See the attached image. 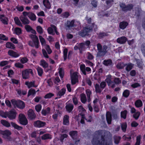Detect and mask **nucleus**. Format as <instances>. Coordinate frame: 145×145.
Returning <instances> with one entry per match:
<instances>
[{"mask_svg": "<svg viewBox=\"0 0 145 145\" xmlns=\"http://www.w3.org/2000/svg\"><path fill=\"white\" fill-rule=\"evenodd\" d=\"M105 131L100 130L95 132L94 137L91 141L93 145H111L112 141L109 140H104V134Z\"/></svg>", "mask_w": 145, "mask_h": 145, "instance_id": "nucleus-1", "label": "nucleus"}, {"mask_svg": "<svg viewBox=\"0 0 145 145\" xmlns=\"http://www.w3.org/2000/svg\"><path fill=\"white\" fill-rule=\"evenodd\" d=\"M39 37L41 44L43 46H45L46 44L45 39L41 36H39Z\"/></svg>", "mask_w": 145, "mask_h": 145, "instance_id": "nucleus-42", "label": "nucleus"}, {"mask_svg": "<svg viewBox=\"0 0 145 145\" xmlns=\"http://www.w3.org/2000/svg\"><path fill=\"white\" fill-rule=\"evenodd\" d=\"M8 54L10 56L15 57H18L20 55L19 53L14 52L12 50H9L8 52Z\"/></svg>", "mask_w": 145, "mask_h": 145, "instance_id": "nucleus-13", "label": "nucleus"}, {"mask_svg": "<svg viewBox=\"0 0 145 145\" xmlns=\"http://www.w3.org/2000/svg\"><path fill=\"white\" fill-rule=\"evenodd\" d=\"M79 24L80 23L79 22H75L74 20H73L71 21H67L65 24L67 29H69L70 27L76 26Z\"/></svg>", "mask_w": 145, "mask_h": 145, "instance_id": "nucleus-7", "label": "nucleus"}, {"mask_svg": "<svg viewBox=\"0 0 145 145\" xmlns=\"http://www.w3.org/2000/svg\"><path fill=\"white\" fill-rule=\"evenodd\" d=\"M63 124L64 125H68L69 124V116L68 115H65L63 118Z\"/></svg>", "mask_w": 145, "mask_h": 145, "instance_id": "nucleus-21", "label": "nucleus"}, {"mask_svg": "<svg viewBox=\"0 0 145 145\" xmlns=\"http://www.w3.org/2000/svg\"><path fill=\"white\" fill-rule=\"evenodd\" d=\"M65 89L64 88H63L57 93V95L58 97L56 98V99H57V98H60L61 96L65 94Z\"/></svg>", "mask_w": 145, "mask_h": 145, "instance_id": "nucleus-19", "label": "nucleus"}, {"mask_svg": "<svg viewBox=\"0 0 145 145\" xmlns=\"http://www.w3.org/2000/svg\"><path fill=\"white\" fill-rule=\"evenodd\" d=\"M79 46V49L80 53L82 52V51L84 50L86 48L84 43H81L78 44Z\"/></svg>", "mask_w": 145, "mask_h": 145, "instance_id": "nucleus-26", "label": "nucleus"}, {"mask_svg": "<svg viewBox=\"0 0 145 145\" xmlns=\"http://www.w3.org/2000/svg\"><path fill=\"white\" fill-rule=\"evenodd\" d=\"M28 115L29 117L31 119H34L36 117V116L34 111L31 110H30L28 111Z\"/></svg>", "mask_w": 145, "mask_h": 145, "instance_id": "nucleus-18", "label": "nucleus"}, {"mask_svg": "<svg viewBox=\"0 0 145 145\" xmlns=\"http://www.w3.org/2000/svg\"><path fill=\"white\" fill-rule=\"evenodd\" d=\"M141 49L143 53L145 56V43H143L142 44Z\"/></svg>", "mask_w": 145, "mask_h": 145, "instance_id": "nucleus-64", "label": "nucleus"}, {"mask_svg": "<svg viewBox=\"0 0 145 145\" xmlns=\"http://www.w3.org/2000/svg\"><path fill=\"white\" fill-rule=\"evenodd\" d=\"M125 66V64L123 63H119L117 65V68L119 69H122Z\"/></svg>", "mask_w": 145, "mask_h": 145, "instance_id": "nucleus-47", "label": "nucleus"}, {"mask_svg": "<svg viewBox=\"0 0 145 145\" xmlns=\"http://www.w3.org/2000/svg\"><path fill=\"white\" fill-rule=\"evenodd\" d=\"M78 81L77 72H74L71 76V82L72 85L74 84Z\"/></svg>", "mask_w": 145, "mask_h": 145, "instance_id": "nucleus-11", "label": "nucleus"}, {"mask_svg": "<svg viewBox=\"0 0 145 145\" xmlns=\"http://www.w3.org/2000/svg\"><path fill=\"white\" fill-rule=\"evenodd\" d=\"M40 64L44 68H47L48 66V63L44 60H41L40 61Z\"/></svg>", "mask_w": 145, "mask_h": 145, "instance_id": "nucleus-32", "label": "nucleus"}, {"mask_svg": "<svg viewBox=\"0 0 145 145\" xmlns=\"http://www.w3.org/2000/svg\"><path fill=\"white\" fill-rule=\"evenodd\" d=\"M33 125L35 127L40 128L45 125L46 123L40 120H37L34 122Z\"/></svg>", "mask_w": 145, "mask_h": 145, "instance_id": "nucleus-10", "label": "nucleus"}, {"mask_svg": "<svg viewBox=\"0 0 145 145\" xmlns=\"http://www.w3.org/2000/svg\"><path fill=\"white\" fill-rule=\"evenodd\" d=\"M11 125L12 127L17 129L21 130L22 129V127L19 126L17 124H16L15 123L12 122H11Z\"/></svg>", "mask_w": 145, "mask_h": 145, "instance_id": "nucleus-37", "label": "nucleus"}, {"mask_svg": "<svg viewBox=\"0 0 145 145\" xmlns=\"http://www.w3.org/2000/svg\"><path fill=\"white\" fill-rule=\"evenodd\" d=\"M68 135L65 134H63L61 135V136L60 140L62 142H63V140H64V138H66L67 137Z\"/></svg>", "mask_w": 145, "mask_h": 145, "instance_id": "nucleus-56", "label": "nucleus"}, {"mask_svg": "<svg viewBox=\"0 0 145 145\" xmlns=\"http://www.w3.org/2000/svg\"><path fill=\"white\" fill-rule=\"evenodd\" d=\"M1 123L3 125L7 127L10 126V124L7 121L5 120H2L1 121Z\"/></svg>", "mask_w": 145, "mask_h": 145, "instance_id": "nucleus-35", "label": "nucleus"}, {"mask_svg": "<svg viewBox=\"0 0 145 145\" xmlns=\"http://www.w3.org/2000/svg\"><path fill=\"white\" fill-rule=\"evenodd\" d=\"M37 31L40 34H42L43 33V29L42 27L39 26H38L37 27Z\"/></svg>", "mask_w": 145, "mask_h": 145, "instance_id": "nucleus-57", "label": "nucleus"}, {"mask_svg": "<svg viewBox=\"0 0 145 145\" xmlns=\"http://www.w3.org/2000/svg\"><path fill=\"white\" fill-rule=\"evenodd\" d=\"M135 105L136 107H140L142 106L143 103L142 101L140 100L139 99L135 101Z\"/></svg>", "mask_w": 145, "mask_h": 145, "instance_id": "nucleus-23", "label": "nucleus"}, {"mask_svg": "<svg viewBox=\"0 0 145 145\" xmlns=\"http://www.w3.org/2000/svg\"><path fill=\"white\" fill-rule=\"evenodd\" d=\"M22 73L23 78L26 79L29 78V74H32V70L31 69H27L24 71H23Z\"/></svg>", "mask_w": 145, "mask_h": 145, "instance_id": "nucleus-9", "label": "nucleus"}, {"mask_svg": "<svg viewBox=\"0 0 145 145\" xmlns=\"http://www.w3.org/2000/svg\"><path fill=\"white\" fill-rule=\"evenodd\" d=\"M28 17L29 18H36V16L35 14L31 12H29L28 14Z\"/></svg>", "mask_w": 145, "mask_h": 145, "instance_id": "nucleus-61", "label": "nucleus"}, {"mask_svg": "<svg viewBox=\"0 0 145 145\" xmlns=\"http://www.w3.org/2000/svg\"><path fill=\"white\" fill-rule=\"evenodd\" d=\"M127 114V111L126 110H124L123 112H121V117L123 118L124 119H126Z\"/></svg>", "mask_w": 145, "mask_h": 145, "instance_id": "nucleus-46", "label": "nucleus"}, {"mask_svg": "<svg viewBox=\"0 0 145 145\" xmlns=\"http://www.w3.org/2000/svg\"><path fill=\"white\" fill-rule=\"evenodd\" d=\"M11 103L14 107H18L20 109H23L25 107V104L23 101L19 100L16 101L14 99L11 100Z\"/></svg>", "mask_w": 145, "mask_h": 145, "instance_id": "nucleus-4", "label": "nucleus"}, {"mask_svg": "<svg viewBox=\"0 0 145 145\" xmlns=\"http://www.w3.org/2000/svg\"><path fill=\"white\" fill-rule=\"evenodd\" d=\"M8 118L10 119H12L15 118L16 113L14 110H12L8 112Z\"/></svg>", "mask_w": 145, "mask_h": 145, "instance_id": "nucleus-14", "label": "nucleus"}, {"mask_svg": "<svg viewBox=\"0 0 145 145\" xmlns=\"http://www.w3.org/2000/svg\"><path fill=\"white\" fill-rule=\"evenodd\" d=\"M50 110L49 107H47L46 109H43L42 110V113L43 115L45 116L50 113Z\"/></svg>", "mask_w": 145, "mask_h": 145, "instance_id": "nucleus-27", "label": "nucleus"}, {"mask_svg": "<svg viewBox=\"0 0 145 145\" xmlns=\"http://www.w3.org/2000/svg\"><path fill=\"white\" fill-rule=\"evenodd\" d=\"M126 67L125 69L128 71H129L133 67L134 65L132 63H130L128 64H125Z\"/></svg>", "mask_w": 145, "mask_h": 145, "instance_id": "nucleus-29", "label": "nucleus"}, {"mask_svg": "<svg viewBox=\"0 0 145 145\" xmlns=\"http://www.w3.org/2000/svg\"><path fill=\"white\" fill-rule=\"evenodd\" d=\"M1 134L3 135V137L5 138L9 139V136L11 135V133L9 131L5 130L2 131Z\"/></svg>", "mask_w": 145, "mask_h": 145, "instance_id": "nucleus-15", "label": "nucleus"}, {"mask_svg": "<svg viewBox=\"0 0 145 145\" xmlns=\"http://www.w3.org/2000/svg\"><path fill=\"white\" fill-rule=\"evenodd\" d=\"M136 61L137 66L140 69L142 70L144 66L142 63V62L141 60L139 59H137L136 60Z\"/></svg>", "mask_w": 145, "mask_h": 145, "instance_id": "nucleus-22", "label": "nucleus"}, {"mask_svg": "<svg viewBox=\"0 0 145 145\" xmlns=\"http://www.w3.org/2000/svg\"><path fill=\"white\" fill-rule=\"evenodd\" d=\"M6 46L7 48L10 49H14L15 48L14 45L11 42H7L6 44Z\"/></svg>", "mask_w": 145, "mask_h": 145, "instance_id": "nucleus-31", "label": "nucleus"}, {"mask_svg": "<svg viewBox=\"0 0 145 145\" xmlns=\"http://www.w3.org/2000/svg\"><path fill=\"white\" fill-rule=\"evenodd\" d=\"M95 91L97 93H101V90L99 87V85L98 84H96L95 86Z\"/></svg>", "mask_w": 145, "mask_h": 145, "instance_id": "nucleus-45", "label": "nucleus"}, {"mask_svg": "<svg viewBox=\"0 0 145 145\" xmlns=\"http://www.w3.org/2000/svg\"><path fill=\"white\" fill-rule=\"evenodd\" d=\"M43 3L44 6L48 9H50V4L48 0H44Z\"/></svg>", "mask_w": 145, "mask_h": 145, "instance_id": "nucleus-28", "label": "nucleus"}, {"mask_svg": "<svg viewBox=\"0 0 145 145\" xmlns=\"http://www.w3.org/2000/svg\"><path fill=\"white\" fill-rule=\"evenodd\" d=\"M51 138V136L48 134H45L42 136V140L50 139Z\"/></svg>", "mask_w": 145, "mask_h": 145, "instance_id": "nucleus-33", "label": "nucleus"}, {"mask_svg": "<svg viewBox=\"0 0 145 145\" xmlns=\"http://www.w3.org/2000/svg\"><path fill=\"white\" fill-rule=\"evenodd\" d=\"M122 130L123 132H125L126 131L127 125L126 123H123L121 124Z\"/></svg>", "mask_w": 145, "mask_h": 145, "instance_id": "nucleus-49", "label": "nucleus"}, {"mask_svg": "<svg viewBox=\"0 0 145 145\" xmlns=\"http://www.w3.org/2000/svg\"><path fill=\"white\" fill-rule=\"evenodd\" d=\"M114 142L116 144L119 143V141L121 139V137H120L115 136L114 137Z\"/></svg>", "mask_w": 145, "mask_h": 145, "instance_id": "nucleus-48", "label": "nucleus"}, {"mask_svg": "<svg viewBox=\"0 0 145 145\" xmlns=\"http://www.w3.org/2000/svg\"><path fill=\"white\" fill-rule=\"evenodd\" d=\"M14 30L15 33L17 35H19L21 33V30L19 28H16Z\"/></svg>", "mask_w": 145, "mask_h": 145, "instance_id": "nucleus-53", "label": "nucleus"}, {"mask_svg": "<svg viewBox=\"0 0 145 145\" xmlns=\"http://www.w3.org/2000/svg\"><path fill=\"white\" fill-rule=\"evenodd\" d=\"M81 100L82 102L83 103H85L87 99L86 95L84 93H82L81 95Z\"/></svg>", "mask_w": 145, "mask_h": 145, "instance_id": "nucleus-34", "label": "nucleus"}, {"mask_svg": "<svg viewBox=\"0 0 145 145\" xmlns=\"http://www.w3.org/2000/svg\"><path fill=\"white\" fill-rule=\"evenodd\" d=\"M127 40V38L125 37H122L118 38L117 40V42L120 44L125 43Z\"/></svg>", "mask_w": 145, "mask_h": 145, "instance_id": "nucleus-17", "label": "nucleus"}, {"mask_svg": "<svg viewBox=\"0 0 145 145\" xmlns=\"http://www.w3.org/2000/svg\"><path fill=\"white\" fill-rule=\"evenodd\" d=\"M54 30V28L51 26V27H48L47 29V31L48 33L52 35H54L55 34Z\"/></svg>", "mask_w": 145, "mask_h": 145, "instance_id": "nucleus-40", "label": "nucleus"}, {"mask_svg": "<svg viewBox=\"0 0 145 145\" xmlns=\"http://www.w3.org/2000/svg\"><path fill=\"white\" fill-rule=\"evenodd\" d=\"M43 47L46 49L48 54H50L52 53V50L50 48V46L49 45H46Z\"/></svg>", "mask_w": 145, "mask_h": 145, "instance_id": "nucleus-50", "label": "nucleus"}, {"mask_svg": "<svg viewBox=\"0 0 145 145\" xmlns=\"http://www.w3.org/2000/svg\"><path fill=\"white\" fill-rule=\"evenodd\" d=\"M130 94V92L129 90H125L123 92V96L125 97H128Z\"/></svg>", "mask_w": 145, "mask_h": 145, "instance_id": "nucleus-43", "label": "nucleus"}, {"mask_svg": "<svg viewBox=\"0 0 145 145\" xmlns=\"http://www.w3.org/2000/svg\"><path fill=\"white\" fill-rule=\"evenodd\" d=\"M128 23L126 22H123L120 24V27L122 29H124L128 25Z\"/></svg>", "mask_w": 145, "mask_h": 145, "instance_id": "nucleus-30", "label": "nucleus"}, {"mask_svg": "<svg viewBox=\"0 0 145 145\" xmlns=\"http://www.w3.org/2000/svg\"><path fill=\"white\" fill-rule=\"evenodd\" d=\"M37 70L38 71V74L39 76H41L43 72V69L41 68L38 67L37 68Z\"/></svg>", "mask_w": 145, "mask_h": 145, "instance_id": "nucleus-44", "label": "nucleus"}, {"mask_svg": "<svg viewBox=\"0 0 145 145\" xmlns=\"http://www.w3.org/2000/svg\"><path fill=\"white\" fill-rule=\"evenodd\" d=\"M141 139L140 135H139L137 137L136 142L135 145H140Z\"/></svg>", "mask_w": 145, "mask_h": 145, "instance_id": "nucleus-51", "label": "nucleus"}, {"mask_svg": "<svg viewBox=\"0 0 145 145\" xmlns=\"http://www.w3.org/2000/svg\"><path fill=\"white\" fill-rule=\"evenodd\" d=\"M80 67L82 72L85 75H86V71L87 72H89L91 70V69L89 67H86L84 65H80Z\"/></svg>", "mask_w": 145, "mask_h": 145, "instance_id": "nucleus-12", "label": "nucleus"}, {"mask_svg": "<svg viewBox=\"0 0 145 145\" xmlns=\"http://www.w3.org/2000/svg\"><path fill=\"white\" fill-rule=\"evenodd\" d=\"M29 36L33 40L35 47L36 48H39V41L37 37L35 35L33 34L30 35H29Z\"/></svg>", "mask_w": 145, "mask_h": 145, "instance_id": "nucleus-8", "label": "nucleus"}, {"mask_svg": "<svg viewBox=\"0 0 145 145\" xmlns=\"http://www.w3.org/2000/svg\"><path fill=\"white\" fill-rule=\"evenodd\" d=\"M25 84L29 88L31 87H36L37 86L34 85L35 82H25Z\"/></svg>", "mask_w": 145, "mask_h": 145, "instance_id": "nucleus-36", "label": "nucleus"}, {"mask_svg": "<svg viewBox=\"0 0 145 145\" xmlns=\"http://www.w3.org/2000/svg\"><path fill=\"white\" fill-rule=\"evenodd\" d=\"M70 15V13L68 12L63 13L62 14V17L63 18H68Z\"/></svg>", "mask_w": 145, "mask_h": 145, "instance_id": "nucleus-59", "label": "nucleus"}, {"mask_svg": "<svg viewBox=\"0 0 145 145\" xmlns=\"http://www.w3.org/2000/svg\"><path fill=\"white\" fill-rule=\"evenodd\" d=\"M35 109L36 111L38 112H39L41 109V106L40 105H38L35 106Z\"/></svg>", "mask_w": 145, "mask_h": 145, "instance_id": "nucleus-60", "label": "nucleus"}, {"mask_svg": "<svg viewBox=\"0 0 145 145\" xmlns=\"http://www.w3.org/2000/svg\"><path fill=\"white\" fill-rule=\"evenodd\" d=\"M103 63L104 65L106 66H110L112 65V61L110 59L105 60L104 61Z\"/></svg>", "mask_w": 145, "mask_h": 145, "instance_id": "nucleus-38", "label": "nucleus"}, {"mask_svg": "<svg viewBox=\"0 0 145 145\" xmlns=\"http://www.w3.org/2000/svg\"><path fill=\"white\" fill-rule=\"evenodd\" d=\"M99 15L100 18L105 16V17H108V14H104V12L103 11H101L100 12L99 14Z\"/></svg>", "mask_w": 145, "mask_h": 145, "instance_id": "nucleus-55", "label": "nucleus"}, {"mask_svg": "<svg viewBox=\"0 0 145 145\" xmlns=\"http://www.w3.org/2000/svg\"><path fill=\"white\" fill-rule=\"evenodd\" d=\"M140 114V113L139 112H137L135 113V114L133 115V117L135 119L137 120L139 118Z\"/></svg>", "mask_w": 145, "mask_h": 145, "instance_id": "nucleus-52", "label": "nucleus"}, {"mask_svg": "<svg viewBox=\"0 0 145 145\" xmlns=\"http://www.w3.org/2000/svg\"><path fill=\"white\" fill-rule=\"evenodd\" d=\"M35 91L34 89H31L28 91V96H29L31 95H33L35 93Z\"/></svg>", "mask_w": 145, "mask_h": 145, "instance_id": "nucleus-62", "label": "nucleus"}, {"mask_svg": "<svg viewBox=\"0 0 145 145\" xmlns=\"http://www.w3.org/2000/svg\"><path fill=\"white\" fill-rule=\"evenodd\" d=\"M91 4L94 7H96L97 5V2L96 0H93L91 1Z\"/></svg>", "mask_w": 145, "mask_h": 145, "instance_id": "nucleus-58", "label": "nucleus"}, {"mask_svg": "<svg viewBox=\"0 0 145 145\" xmlns=\"http://www.w3.org/2000/svg\"><path fill=\"white\" fill-rule=\"evenodd\" d=\"M69 135L73 139H76L77 137V132L76 131H73L69 132Z\"/></svg>", "mask_w": 145, "mask_h": 145, "instance_id": "nucleus-20", "label": "nucleus"}, {"mask_svg": "<svg viewBox=\"0 0 145 145\" xmlns=\"http://www.w3.org/2000/svg\"><path fill=\"white\" fill-rule=\"evenodd\" d=\"M106 120L108 123L109 124H111L112 120V116L110 112H107L106 114Z\"/></svg>", "mask_w": 145, "mask_h": 145, "instance_id": "nucleus-16", "label": "nucleus"}, {"mask_svg": "<svg viewBox=\"0 0 145 145\" xmlns=\"http://www.w3.org/2000/svg\"><path fill=\"white\" fill-rule=\"evenodd\" d=\"M67 110L69 112H70L73 108V105L72 104H69L66 106Z\"/></svg>", "mask_w": 145, "mask_h": 145, "instance_id": "nucleus-25", "label": "nucleus"}, {"mask_svg": "<svg viewBox=\"0 0 145 145\" xmlns=\"http://www.w3.org/2000/svg\"><path fill=\"white\" fill-rule=\"evenodd\" d=\"M86 93L88 97V101L89 102L90 101V95L91 94V92L89 89H87L86 90Z\"/></svg>", "mask_w": 145, "mask_h": 145, "instance_id": "nucleus-39", "label": "nucleus"}, {"mask_svg": "<svg viewBox=\"0 0 145 145\" xmlns=\"http://www.w3.org/2000/svg\"><path fill=\"white\" fill-rule=\"evenodd\" d=\"M16 91L18 93L19 95H21L22 94L23 95H25L26 94L27 92L24 90H21L20 89H16Z\"/></svg>", "mask_w": 145, "mask_h": 145, "instance_id": "nucleus-41", "label": "nucleus"}, {"mask_svg": "<svg viewBox=\"0 0 145 145\" xmlns=\"http://www.w3.org/2000/svg\"><path fill=\"white\" fill-rule=\"evenodd\" d=\"M141 10L140 8L138 7H135V15L137 17H138L140 15Z\"/></svg>", "mask_w": 145, "mask_h": 145, "instance_id": "nucleus-24", "label": "nucleus"}, {"mask_svg": "<svg viewBox=\"0 0 145 145\" xmlns=\"http://www.w3.org/2000/svg\"><path fill=\"white\" fill-rule=\"evenodd\" d=\"M114 82L115 84H119L121 83V80L119 78H116L114 79Z\"/></svg>", "mask_w": 145, "mask_h": 145, "instance_id": "nucleus-63", "label": "nucleus"}, {"mask_svg": "<svg viewBox=\"0 0 145 145\" xmlns=\"http://www.w3.org/2000/svg\"><path fill=\"white\" fill-rule=\"evenodd\" d=\"M97 46L98 51L97 56H104L107 52V46L106 45H104L102 47L101 45L99 43H98Z\"/></svg>", "mask_w": 145, "mask_h": 145, "instance_id": "nucleus-3", "label": "nucleus"}, {"mask_svg": "<svg viewBox=\"0 0 145 145\" xmlns=\"http://www.w3.org/2000/svg\"><path fill=\"white\" fill-rule=\"evenodd\" d=\"M19 120L20 123L23 125H26L28 123V121L25 116L21 114L19 116Z\"/></svg>", "mask_w": 145, "mask_h": 145, "instance_id": "nucleus-6", "label": "nucleus"}, {"mask_svg": "<svg viewBox=\"0 0 145 145\" xmlns=\"http://www.w3.org/2000/svg\"><path fill=\"white\" fill-rule=\"evenodd\" d=\"M59 73L61 78H62L64 76V70L62 68H60L59 69Z\"/></svg>", "mask_w": 145, "mask_h": 145, "instance_id": "nucleus-54", "label": "nucleus"}, {"mask_svg": "<svg viewBox=\"0 0 145 145\" xmlns=\"http://www.w3.org/2000/svg\"><path fill=\"white\" fill-rule=\"evenodd\" d=\"M120 6L122 10L124 12H127L128 11H131L133 8V6L131 4L126 5L125 3H120Z\"/></svg>", "mask_w": 145, "mask_h": 145, "instance_id": "nucleus-5", "label": "nucleus"}, {"mask_svg": "<svg viewBox=\"0 0 145 145\" xmlns=\"http://www.w3.org/2000/svg\"><path fill=\"white\" fill-rule=\"evenodd\" d=\"M91 24L92 27L91 26V24H90V25L85 26L82 30L79 32V35L82 37H84L86 36L89 35V33L92 31V27L94 28L95 30L97 29V27L96 25H95L93 23H92Z\"/></svg>", "mask_w": 145, "mask_h": 145, "instance_id": "nucleus-2", "label": "nucleus"}]
</instances>
